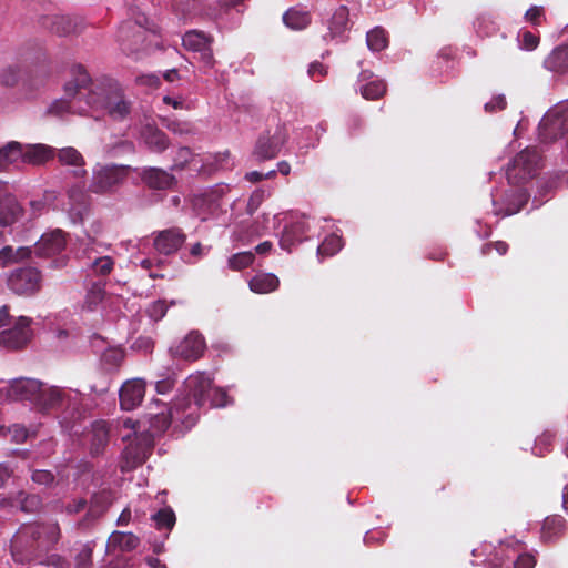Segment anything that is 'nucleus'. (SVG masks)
<instances>
[{
  "instance_id": "5701e85b",
  "label": "nucleus",
  "mask_w": 568,
  "mask_h": 568,
  "mask_svg": "<svg viewBox=\"0 0 568 568\" xmlns=\"http://www.w3.org/2000/svg\"><path fill=\"white\" fill-rule=\"evenodd\" d=\"M308 226L305 221L298 220L286 225L280 239V246L291 252L292 248L306 239Z\"/></svg>"
},
{
  "instance_id": "a211bd4d",
  "label": "nucleus",
  "mask_w": 568,
  "mask_h": 568,
  "mask_svg": "<svg viewBox=\"0 0 568 568\" xmlns=\"http://www.w3.org/2000/svg\"><path fill=\"white\" fill-rule=\"evenodd\" d=\"M140 178L142 182L152 190L164 191L176 184V178L168 171L160 168H144Z\"/></svg>"
},
{
  "instance_id": "72a5a7b5",
  "label": "nucleus",
  "mask_w": 568,
  "mask_h": 568,
  "mask_svg": "<svg viewBox=\"0 0 568 568\" xmlns=\"http://www.w3.org/2000/svg\"><path fill=\"white\" fill-rule=\"evenodd\" d=\"M565 530V519L559 515L549 516L544 520L541 538L544 541H552L559 538Z\"/></svg>"
},
{
  "instance_id": "423d86ee",
  "label": "nucleus",
  "mask_w": 568,
  "mask_h": 568,
  "mask_svg": "<svg viewBox=\"0 0 568 568\" xmlns=\"http://www.w3.org/2000/svg\"><path fill=\"white\" fill-rule=\"evenodd\" d=\"M540 168V152L536 146H527L507 165L506 176L510 184L520 185L535 178Z\"/></svg>"
},
{
  "instance_id": "37998d69",
  "label": "nucleus",
  "mask_w": 568,
  "mask_h": 568,
  "mask_svg": "<svg viewBox=\"0 0 568 568\" xmlns=\"http://www.w3.org/2000/svg\"><path fill=\"white\" fill-rule=\"evenodd\" d=\"M475 28L477 34L481 38L495 36L499 30L496 21L490 16L486 14H481L477 18Z\"/></svg>"
},
{
  "instance_id": "f257e3e1",
  "label": "nucleus",
  "mask_w": 568,
  "mask_h": 568,
  "mask_svg": "<svg viewBox=\"0 0 568 568\" xmlns=\"http://www.w3.org/2000/svg\"><path fill=\"white\" fill-rule=\"evenodd\" d=\"M61 537L62 531L57 521L22 524L10 542L12 558L21 565L41 561L55 549Z\"/></svg>"
},
{
  "instance_id": "8fccbe9b",
  "label": "nucleus",
  "mask_w": 568,
  "mask_h": 568,
  "mask_svg": "<svg viewBox=\"0 0 568 568\" xmlns=\"http://www.w3.org/2000/svg\"><path fill=\"white\" fill-rule=\"evenodd\" d=\"M165 128L179 135H186L193 132V128L190 122L180 121L178 119L166 120Z\"/></svg>"
},
{
  "instance_id": "9b49d317",
  "label": "nucleus",
  "mask_w": 568,
  "mask_h": 568,
  "mask_svg": "<svg viewBox=\"0 0 568 568\" xmlns=\"http://www.w3.org/2000/svg\"><path fill=\"white\" fill-rule=\"evenodd\" d=\"M286 139V132L281 126H278L272 135L270 132L262 133L255 143L253 156L260 162L276 158L285 144Z\"/></svg>"
},
{
  "instance_id": "9d476101",
  "label": "nucleus",
  "mask_w": 568,
  "mask_h": 568,
  "mask_svg": "<svg viewBox=\"0 0 568 568\" xmlns=\"http://www.w3.org/2000/svg\"><path fill=\"white\" fill-rule=\"evenodd\" d=\"M8 287L18 295L31 296L38 293L42 284L41 272L32 266L13 270L8 277Z\"/></svg>"
},
{
  "instance_id": "dca6fc26",
  "label": "nucleus",
  "mask_w": 568,
  "mask_h": 568,
  "mask_svg": "<svg viewBox=\"0 0 568 568\" xmlns=\"http://www.w3.org/2000/svg\"><path fill=\"white\" fill-rule=\"evenodd\" d=\"M186 235L179 227L160 231L154 237V248L164 255L175 253L185 242Z\"/></svg>"
},
{
  "instance_id": "4c0bfd02",
  "label": "nucleus",
  "mask_w": 568,
  "mask_h": 568,
  "mask_svg": "<svg viewBox=\"0 0 568 568\" xmlns=\"http://www.w3.org/2000/svg\"><path fill=\"white\" fill-rule=\"evenodd\" d=\"M125 357V353L120 347H110L101 355V363L109 372H115L120 368Z\"/></svg>"
},
{
  "instance_id": "774afa93",
  "label": "nucleus",
  "mask_w": 568,
  "mask_h": 568,
  "mask_svg": "<svg viewBox=\"0 0 568 568\" xmlns=\"http://www.w3.org/2000/svg\"><path fill=\"white\" fill-rule=\"evenodd\" d=\"M536 565V559L534 556L529 554H521L517 557L514 562V568H534Z\"/></svg>"
},
{
  "instance_id": "052dcab7",
  "label": "nucleus",
  "mask_w": 568,
  "mask_h": 568,
  "mask_svg": "<svg viewBox=\"0 0 568 568\" xmlns=\"http://www.w3.org/2000/svg\"><path fill=\"white\" fill-rule=\"evenodd\" d=\"M212 164L214 165L215 170L231 169L233 166V162L231 161V153L229 151L216 153Z\"/></svg>"
},
{
  "instance_id": "1a4fd4ad",
  "label": "nucleus",
  "mask_w": 568,
  "mask_h": 568,
  "mask_svg": "<svg viewBox=\"0 0 568 568\" xmlns=\"http://www.w3.org/2000/svg\"><path fill=\"white\" fill-rule=\"evenodd\" d=\"M538 131L544 143L556 141L568 133V102L547 112L539 123Z\"/></svg>"
},
{
  "instance_id": "bb28decb",
  "label": "nucleus",
  "mask_w": 568,
  "mask_h": 568,
  "mask_svg": "<svg viewBox=\"0 0 568 568\" xmlns=\"http://www.w3.org/2000/svg\"><path fill=\"white\" fill-rule=\"evenodd\" d=\"M63 399L64 394L60 388L42 385L34 404L42 413H50L61 407Z\"/></svg>"
},
{
  "instance_id": "bf43d9fd",
  "label": "nucleus",
  "mask_w": 568,
  "mask_h": 568,
  "mask_svg": "<svg viewBox=\"0 0 568 568\" xmlns=\"http://www.w3.org/2000/svg\"><path fill=\"white\" fill-rule=\"evenodd\" d=\"M8 433L10 434L11 439L17 444L24 443L29 436L28 429L20 424H14L9 427Z\"/></svg>"
},
{
  "instance_id": "c9c22d12",
  "label": "nucleus",
  "mask_w": 568,
  "mask_h": 568,
  "mask_svg": "<svg viewBox=\"0 0 568 568\" xmlns=\"http://www.w3.org/2000/svg\"><path fill=\"white\" fill-rule=\"evenodd\" d=\"M23 146L17 141H11L4 146L0 148V166L7 169L10 164L22 160Z\"/></svg>"
},
{
  "instance_id": "2f4dec72",
  "label": "nucleus",
  "mask_w": 568,
  "mask_h": 568,
  "mask_svg": "<svg viewBox=\"0 0 568 568\" xmlns=\"http://www.w3.org/2000/svg\"><path fill=\"white\" fill-rule=\"evenodd\" d=\"M54 156L53 149L43 144L29 145L23 150L22 161L34 165L43 164Z\"/></svg>"
},
{
  "instance_id": "cd10ccee",
  "label": "nucleus",
  "mask_w": 568,
  "mask_h": 568,
  "mask_svg": "<svg viewBox=\"0 0 568 568\" xmlns=\"http://www.w3.org/2000/svg\"><path fill=\"white\" fill-rule=\"evenodd\" d=\"M22 213V207L18 203L16 196L6 191L3 196H0V226H8L13 224Z\"/></svg>"
},
{
  "instance_id": "c03bdc74",
  "label": "nucleus",
  "mask_w": 568,
  "mask_h": 568,
  "mask_svg": "<svg viewBox=\"0 0 568 568\" xmlns=\"http://www.w3.org/2000/svg\"><path fill=\"white\" fill-rule=\"evenodd\" d=\"M104 295V284L93 283L87 292L84 307L89 311H93L103 301Z\"/></svg>"
},
{
  "instance_id": "69168bd1",
  "label": "nucleus",
  "mask_w": 568,
  "mask_h": 568,
  "mask_svg": "<svg viewBox=\"0 0 568 568\" xmlns=\"http://www.w3.org/2000/svg\"><path fill=\"white\" fill-rule=\"evenodd\" d=\"M544 17V8L537 6L529 8L525 13L526 21L530 22L534 26H540Z\"/></svg>"
},
{
  "instance_id": "f3484780",
  "label": "nucleus",
  "mask_w": 568,
  "mask_h": 568,
  "mask_svg": "<svg viewBox=\"0 0 568 568\" xmlns=\"http://www.w3.org/2000/svg\"><path fill=\"white\" fill-rule=\"evenodd\" d=\"M111 505L108 491H99L91 496L88 509L83 518L78 523L81 528L90 527L95 520L102 517Z\"/></svg>"
},
{
  "instance_id": "aec40b11",
  "label": "nucleus",
  "mask_w": 568,
  "mask_h": 568,
  "mask_svg": "<svg viewBox=\"0 0 568 568\" xmlns=\"http://www.w3.org/2000/svg\"><path fill=\"white\" fill-rule=\"evenodd\" d=\"M136 23L139 24L138 28L135 24L126 22L119 29L118 38L124 52H135L144 42L145 32L141 29V21L139 20Z\"/></svg>"
},
{
  "instance_id": "4be33fe9",
  "label": "nucleus",
  "mask_w": 568,
  "mask_h": 568,
  "mask_svg": "<svg viewBox=\"0 0 568 568\" xmlns=\"http://www.w3.org/2000/svg\"><path fill=\"white\" fill-rule=\"evenodd\" d=\"M141 139L154 153L164 152L170 145L169 136L154 124H145L141 130Z\"/></svg>"
},
{
  "instance_id": "c85d7f7f",
  "label": "nucleus",
  "mask_w": 568,
  "mask_h": 568,
  "mask_svg": "<svg viewBox=\"0 0 568 568\" xmlns=\"http://www.w3.org/2000/svg\"><path fill=\"white\" fill-rule=\"evenodd\" d=\"M544 67L556 73L568 72V43L556 47L544 60Z\"/></svg>"
},
{
  "instance_id": "2eb2a0df",
  "label": "nucleus",
  "mask_w": 568,
  "mask_h": 568,
  "mask_svg": "<svg viewBox=\"0 0 568 568\" xmlns=\"http://www.w3.org/2000/svg\"><path fill=\"white\" fill-rule=\"evenodd\" d=\"M91 457L103 455L110 442V426L105 420H94L87 434Z\"/></svg>"
},
{
  "instance_id": "09e8293b",
  "label": "nucleus",
  "mask_w": 568,
  "mask_h": 568,
  "mask_svg": "<svg viewBox=\"0 0 568 568\" xmlns=\"http://www.w3.org/2000/svg\"><path fill=\"white\" fill-rule=\"evenodd\" d=\"M227 394L224 389L211 386L206 396L207 407H223L226 405Z\"/></svg>"
},
{
  "instance_id": "b1692460",
  "label": "nucleus",
  "mask_w": 568,
  "mask_h": 568,
  "mask_svg": "<svg viewBox=\"0 0 568 568\" xmlns=\"http://www.w3.org/2000/svg\"><path fill=\"white\" fill-rule=\"evenodd\" d=\"M186 414L187 413L183 412L176 413L175 408L172 410H165L164 413H153L150 410L145 414L150 424L148 433L152 435V437L154 435H161L170 427L174 416L183 422Z\"/></svg>"
},
{
  "instance_id": "de8ad7c7",
  "label": "nucleus",
  "mask_w": 568,
  "mask_h": 568,
  "mask_svg": "<svg viewBox=\"0 0 568 568\" xmlns=\"http://www.w3.org/2000/svg\"><path fill=\"white\" fill-rule=\"evenodd\" d=\"M94 545L88 542L82 546L75 557V568H91Z\"/></svg>"
},
{
  "instance_id": "0eeeda50",
  "label": "nucleus",
  "mask_w": 568,
  "mask_h": 568,
  "mask_svg": "<svg viewBox=\"0 0 568 568\" xmlns=\"http://www.w3.org/2000/svg\"><path fill=\"white\" fill-rule=\"evenodd\" d=\"M68 234L55 229L44 233L34 245V253L39 257L52 258L51 267L61 268L67 265L68 257L62 254L67 247Z\"/></svg>"
},
{
  "instance_id": "ea45409f",
  "label": "nucleus",
  "mask_w": 568,
  "mask_h": 568,
  "mask_svg": "<svg viewBox=\"0 0 568 568\" xmlns=\"http://www.w3.org/2000/svg\"><path fill=\"white\" fill-rule=\"evenodd\" d=\"M367 47L375 52H379L387 48L388 36L385 29L382 27H375L366 34Z\"/></svg>"
},
{
  "instance_id": "39448f33",
  "label": "nucleus",
  "mask_w": 568,
  "mask_h": 568,
  "mask_svg": "<svg viewBox=\"0 0 568 568\" xmlns=\"http://www.w3.org/2000/svg\"><path fill=\"white\" fill-rule=\"evenodd\" d=\"M31 323L32 320L26 316H20L12 323L8 306H2L0 308V346L8 351L24 348L32 338Z\"/></svg>"
},
{
  "instance_id": "f704fd0d",
  "label": "nucleus",
  "mask_w": 568,
  "mask_h": 568,
  "mask_svg": "<svg viewBox=\"0 0 568 568\" xmlns=\"http://www.w3.org/2000/svg\"><path fill=\"white\" fill-rule=\"evenodd\" d=\"M283 22L292 30H303L311 23V14L307 11L291 8L283 14Z\"/></svg>"
},
{
  "instance_id": "58836bf2",
  "label": "nucleus",
  "mask_w": 568,
  "mask_h": 568,
  "mask_svg": "<svg viewBox=\"0 0 568 568\" xmlns=\"http://www.w3.org/2000/svg\"><path fill=\"white\" fill-rule=\"evenodd\" d=\"M31 254L29 247H19L17 251L12 246H4L0 250V268L8 266L12 262L28 258Z\"/></svg>"
},
{
  "instance_id": "4d7b16f0",
  "label": "nucleus",
  "mask_w": 568,
  "mask_h": 568,
  "mask_svg": "<svg viewBox=\"0 0 568 568\" xmlns=\"http://www.w3.org/2000/svg\"><path fill=\"white\" fill-rule=\"evenodd\" d=\"M509 245L504 241L488 242L481 246V254L489 255L491 250H496L499 255H505L508 252Z\"/></svg>"
},
{
  "instance_id": "f8f14e48",
  "label": "nucleus",
  "mask_w": 568,
  "mask_h": 568,
  "mask_svg": "<svg viewBox=\"0 0 568 568\" xmlns=\"http://www.w3.org/2000/svg\"><path fill=\"white\" fill-rule=\"evenodd\" d=\"M153 438L149 433L142 434L130 443L123 450V469H133L141 466L151 455L153 449Z\"/></svg>"
},
{
  "instance_id": "6e6552de",
  "label": "nucleus",
  "mask_w": 568,
  "mask_h": 568,
  "mask_svg": "<svg viewBox=\"0 0 568 568\" xmlns=\"http://www.w3.org/2000/svg\"><path fill=\"white\" fill-rule=\"evenodd\" d=\"M131 166L129 165H103L93 171L92 181L89 190L93 193L104 194L113 192L129 176Z\"/></svg>"
},
{
  "instance_id": "680f3d73",
  "label": "nucleus",
  "mask_w": 568,
  "mask_h": 568,
  "mask_svg": "<svg viewBox=\"0 0 568 568\" xmlns=\"http://www.w3.org/2000/svg\"><path fill=\"white\" fill-rule=\"evenodd\" d=\"M327 72V67L318 61L312 62L307 71L310 78L316 82H320L323 78H325Z\"/></svg>"
},
{
  "instance_id": "3c124183",
  "label": "nucleus",
  "mask_w": 568,
  "mask_h": 568,
  "mask_svg": "<svg viewBox=\"0 0 568 568\" xmlns=\"http://www.w3.org/2000/svg\"><path fill=\"white\" fill-rule=\"evenodd\" d=\"M193 158V153L190 148L182 146L176 151L174 156V163L172 165V170H182L185 165L191 162Z\"/></svg>"
},
{
  "instance_id": "4468645a",
  "label": "nucleus",
  "mask_w": 568,
  "mask_h": 568,
  "mask_svg": "<svg viewBox=\"0 0 568 568\" xmlns=\"http://www.w3.org/2000/svg\"><path fill=\"white\" fill-rule=\"evenodd\" d=\"M145 396V382L141 378L126 381L120 388V407L132 410L138 407Z\"/></svg>"
},
{
  "instance_id": "6e6d98bb",
  "label": "nucleus",
  "mask_w": 568,
  "mask_h": 568,
  "mask_svg": "<svg viewBox=\"0 0 568 568\" xmlns=\"http://www.w3.org/2000/svg\"><path fill=\"white\" fill-rule=\"evenodd\" d=\"M264 195H265V192L263 190H255L251 194V196L247 201V205H246L247 214L252 215L255 213V211L260 207V205L264 201Z\"/></svg>"
},
{
  "instance_id": "e2e57ef3",
  "label": "nucleus",
  "mask_w": 568,
  "mask_h": 568,
  "mask_svg": "<svg viewBox=\"0 0 568 568\" xmlns=\"http://www.w3.org/2000/svg\"><path fill=\"white\" fill-rule=\"evenodd\" d=\"M31 479L38 485L48 486L53 483L54 475L50 470L38 469L32 473Z\"/></svg>"
},
{
  "instance_id": "a878e982",
  "label": "nucleus",
  "mask_w": 568,
  "mask_h": 568,
  "mask_svg": "<svg viewBox=\"0 0 568 568\" xmlns=\"http://www.w3.org/2000/svg\"><path fill=\"white\" fill-rule=\"evenodd\" d=\"M10 507L18 508L26 514H36L42 507V499L37 494H29L23 490L18 491L8 499H4Z\"/></svg>"
},
{
  "instance_id": "412c9836",
  "label": "nucleus",
  "mask_w": 568,
  "mask_h": 568,
  "mask_svg": "<svg viewBox=\"0 0 568 568\" xmlns=\"http://www.w3.org/2000/svg\"><path fill=\"white\" fill-rule=\"evenodd\" d=\"M42 383L31 378H18L10 383L9 395L16 400H30L36 403Z\"/></svg>"
},
{
  "instance_id": "5fc2aeb1",
  "label": "nucleus",
  "mask_w": 568,
  "mask_h": 568,
  "mask_svg": "<svg viewBox=\"0 0 568 568\" xmlns=\"http://www.w3.org/2000/svg\"><path fill=\"white\" fill-rule=\"evenodd\" d=\"M515 196L518 201V204L516 206L508 205L503 213L504 216H509L518 213L528 201V194L523 190H517L515 192Z\"/></svg>"
},
{
  "instance_id": "49530a36",
  "label": "nucleus",
  "mask_w": 568,
  "mask_h": 568,
  "mask_svg": "<svg viewBox=\"0 0 568 568\" xmlns=\"http://www.w3.org/2000/svg\"><path fill=\"white\" fill-rule=\"evenodd\" d=\"M52 31L59 36H68L77 31V24L69 17H57L52 22Z\"/></svg>"
},
{
  "instance_id": "473e14b6",
  "label": "nucleus",
  "mask_w": 568,
  "mask_h": 568,
  "mask_svg": "<svg viewBox=\"0 0 568 568\" xmlns=\"http://www.w3.org/2000/svg\"><path fill=\"white\" fill-rule=\"evenodd\" d=\"M213 43V38L203 31L190 30L182 38L183 47L193 52H199Z\"/></svg>"
},
{
  "instance_id": "f03ea898",
  "label": "nucleus",
  "mask_w": 568,
  "mask_h": 568,
  "mask_svg": "<svg viewBox=\"0 0 568 568\" xmlns=\"http://www.w3.org/2000/svg\"><path fill=\"white\" fill-rule=\"evenodd\" d=\"M85 105L92 112H102L114 122L126 121L133 110L132 101L125 95L120 83L104 79L88 85Z\"/></svg>"
},
{
  "instance_id": "603ef678",
  "label": "nucleus",
  "mask_w": 568,
  "mask_h": 568,
  "mask_svg": "<svg viewBox=\"0 0 568 568\" xmlns=\"http://www.w3.org/2000/svg\"><path fill=\"white\" fill-rule=\"evenodd\" d=\"M114 262L110 256H102L92 263L93 271L99 275H108L113 270Z\"/></svg>"
},
{
  "instance_id": "7ed1b4c3",
  "label": "nucleus",
  "mask_w": 568,
  "mask_h": 568,
  "mask_svg": "<svg viewBox=\"0 0 568 568\" xmlns=\"http://www.w3.org/2000/svg\"><path fill=\"white\" fill-rule=\"evenodd\" d=\"M213 379L203 372L190 375L184 382L186 395L175 400L176 413H187L183 419L186 427L193 426L200 416V409L206 407V396Z\"/></svg>"
},
{
  "instance_id": "79ce46f5",
  "label": "nucleus",
  "mask_w": 568,
  "mask_h": 568,
  "mask_svg": "<svg viewBox=\"0 0 568 568\" xmlns=\"http://www.w3.org/2000/svg\"><path fill=\"white\" fill-rule=\"evenodd\" d=\"M343 247V240L336 234H329L318 245L317 254L321 256H333Z\"/></svg>"
},
{
  "instance_id": "338daca9",
  "label": "nucleus",
  "mask_w": 568,
  "mask_h": 568,
  "mask_svg": "<svg viewBox=\"0 0 568 568\" xmlns=\"http://www.w3.org/2000/svg\"><path fill=\"white\" fill-rule=\"evenodd\" d=\"M20 79V70H18L17 68H8L7 70L3 71V74H2V83L8 85V87H11V85H14Z\"/></svg>"
},
{
  "instance_id": "13d9d810",
  "label": "nucleus",
  "mask_w": 568,
  "mask_h": 568,
  "mask_svg": "<svg viewBox=\"0 0 568 568\" xmlns=\"http://www.w3.org/2000/svg\"><path fill=\"white\" fill-rule=\"evenodd\" d=\"M168 312V306L164 301H156L152 303L148 310L150 317L158 322L162 320Z\"/></svg>"
},
{
  "instance_id": "a18cd8bd",
  "label": "nucleus",
  "mask_w": 568,
  "mask_h": 568,
  "mask_svg": "<svg viewBox=\"0 0 568 568\" xmlns=\"http://www.w3.org/2000/svg\"><path fill=\"white\" fill-rule=\"evenodd\" d=\"M152 520L154 521L156 529L171 530L175 525L176 518L171 508H162L152 515Z\"/></svg>"
},
{
  "instance_id": "e433bc0d",
  "label": "nucleus",
  "mask_w": 568,
  "mask_h": 568,
  "mask_svg": "<svg viewBox=\"0 0 568 568\" xmlns=\"http://www.w3.org/2000/svg\"><path fill=\"white\" fill-rule=\"evenodd\" d=\"M358 91L365 100L374 101L385 95L387 85L384 80L377 78L374 81L361 84Z\"/></svg>"
},
{
  "instance_id": "864d4df0",
  "label": "nucleus",
  "mask_w": 568,
  "mask_h": 568,
  "mask_svg": "<svg viewBox=\"0 0 568 568\" xmlns=\"http://www.w3.org/2000/svg\"><path fill=\"white\" fill-rule=\"evenodd\" d=\"M539 44V37L531 31L524 30L520 33V48L531 51Z\"/></svg>"
},
{
  "instance_id": "20e7f679",
  "label": "nucleus",
  "mask_w": 568,
  "mask_h": 568,
  "mask_svg": "<svg viewBox=\"0 0 568 568\" xmlns=\"http://www.w3.org/2000/svg\"><path fill=\"white\" fill-rule=\"evenodd\" d=\"M90 75L82 65L72 69V79L64 85V98L55 100L49 109L50 113L61 115L64 112L84 114L89 111L85 105Z\"/></svg>"
},
{
  "instance_id": "c756f323",
  "label": "nucleus",
  "mask_w": 568,
  "mask_h": 568,
  "mask_svg": "<svg viewBox=\"0 0 568 568\" xmlns=\"http://www.w3.org/2000/svg\"><path fill=\"white\" fill-rule=\"evenodd\" d=\"M250 290L255 294H268L280 287V278L273 273H257L248 281Z\"/></svg>"
},
{
  "instance_id": "a19ab883",
  "label": "nucleus",
  "mask_w": 568,
  "mask_h": 568,
  "mask_svg": "<svg viewBox=\"0 0 568 568\" xmlns=\"http://www.w3.org/2000/svg\"><path fill=\"white\" fill-rule=\"evenodd\" d=\"M255 261V254L251 251H243L231 255L227 260L230 270L239 272L250 267Z\"/></svg>"
},
{
  "instance_id": "0e129e2a",
  "label": "nucleus",
  "mask_w": 568,
  "mask_h": 568,
  "mask_svg": "<svg viewBox=\"0 0 568 568\" xmlns=\"http://www.w3.org/2000/svg\"><path fill=\"white\" fill-rule=\"evenodd\" d=\"M88 509V501L85 498H75L65 504L64 510L68 515H75Z\"/></svg>"
},
{
  "instance_id": "ddd939ff",
  "label": "nucleus",
  "mask_w": 568,
  "mask_h": 568,
  "mask_svg": "<svg viewBox=\"0 0 568 568\" xmlns=\"http://www.w3.org/2000/svg\"><path fill=\"white\" fill-rule=\"evenodd\" d=\"M206 343L203 335L192 331L178 345L172 346L170 352L174 358L195 362L204 355Z\"/></svg>"
},
{
  "instance_id": "6ab92c4d",
  "label": "nucleus",
  "mask_w": 568,
  "mask_h": 568,
  "mask_svg": "<svg viewBox=\"0 0 568 568\" xmlns=\"http://www.w3.org/2000/svg\"><path fill=\"white\" fill-rule=\"evenodd\" d=\"M347 30H349V10L346 6H341L333 13L328 24V32L323 38L325 41L336 40L337 42H344Z\"/></svg>"
},
{
  "instance_id": "7c9ffc66",
  "label": "nucleus",
  "mask_w": 568,
  "mask_h": 568,
  "mask_svg": "<svg viewBox=\"0 0 568 568\" xmlns=\"http://www.w3.org/2000/svg\"><path fill=\"white\" fill-rule=\"evenodd\" d=\"M110 548L120 549L121 551H132L140 545V538L133 532L113 531L108 542Z\"/></svg>"
},
{
  "instance_id": "393cba45",
  "label": "nucleus",
  "mask_w": 568,
  "mask_h": 568,
  "mask_svg": "<svg viewBox=\"0 0 568 568\" xmlns=\"http://www.w3.org/2000/svg\"><path fill=\"white\" fill-rule=\"evenodd\" d=\"M57 158L62 165L72 166V174L74 178H84L87 170L84 169L85 161L82 154L72 146L59 149Z\"/></svg>"
}]
</instances>
